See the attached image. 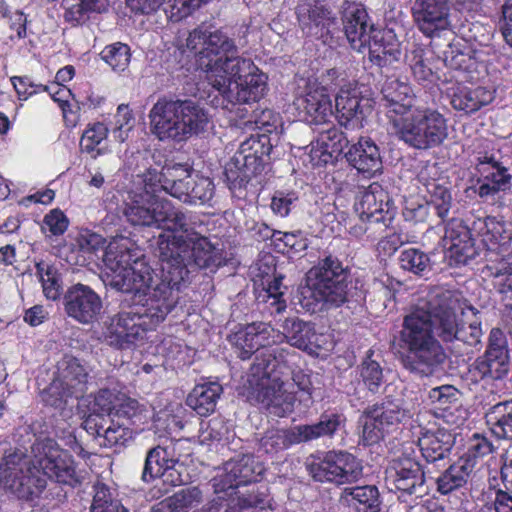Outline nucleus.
<instances>
[{
	"mask_svg": "<svg viewBox=\"0 0 512 512\" xmlns=\"http://www.w3.org/2000/svg\"><path fill=\"white\" fill-rule=\"evenodd\" d=\"M207 2L208 0H167L163 10L171 21L178 22Z\"/></svg>",
	"mask_w": 512,
	"mask_h": 512,
	"instance_id": "55",
	"label": "nucleus"
},
{
	"mask_svg": "<svg viewBox=\"0 0 512 512\" xmlns=\"http://www.w3.org/2000/svg\"><path fill=\"white\" fill-rule=\"evenodd\" d=\"M264 466L252 455H240L230 459L217 470L211 480L215 493L227 492L242 485L257 482Z\"/></svg>",
	"mask_w": 512,
	"mask_h": 512,
	"instance_id": "15",
	"label": "nucleus"
},
{
	"mask_svg": "<svg viewBox=\"0 0 512 512\" xmlns=\"http://www.w3.org/2000/svg\"><path fill=\"white\" fill-rule=\"evenodd\" d=\"M426 54L427 52L423 45L413 43L405 56L414 78L419 82L427 81L432 76V69Z\"/></svg>",
	"mask_w": 512,
	"mask_h": 512,
	"instance_id": "47",
	"label": "nucleus"
},
{
	"mask_svg": "<svg viewBox=\"0 0 512 512\" xmlns=\"http://www.w3.org/2000/svg\"><path fill=\"white\" fill-rule=\"evenodd\" d=\"M283 331L276 329V333L281 336L272 338L273 345L287 342L293 347L301 350H311L316 342L317 335L311 325L298 318H287L283 325Z\"/></svg>",
	"mask_w": 512,
	"mask_h": 512,
	"instance_id": "32",
	"label": "nucleus"
},
{
	"mask_svg": "<svg viewBox=\"0 0 512 512\" xmlns=\"http://www.w3.org/2000/svg\"><path fill=\"white\" fill-rule=\"evenodd\" d=\"M103 431L102 441L99 444L109 448L125 446L133 438V432L129 427L114 420Z\"/></svg>",
	"mask_w": 512,
	"mask_h": 512,
	"instance_id": "52",
	"label": "nucleus"
},
{
	"mask_svg": "<svg viewBox=\"0 0 512 512\" xmlns=\"http://www.w3.org/2000/svg\"><path fill=\"white\" fill-rule=\"evenodd\" d=\"M342 499L357 512H378L380 510L381 501L376 486L345 488Z\"/></svg>",
	"mask_w": 512,
	"mask_h": 512,
	"instance_id": "39",
	"label": "nucleus"
},
{
	"mask_svg": "<svg viewBox=\"0 0 512 512\" xmlns=\"http://www.w3.org/2000/svg\"><path fill=\"white\" fill-rule=\"evenodd\" d=\"M370 59L378 65H387L399 60L401 49L398 40L391 31L380 28L375 30L370 43L366 45Z\"/></svg>",
	"mask_w": 512,
	"mask_h": 512,
	"instance_id": "33",
	"label": "nucleus"
},
{
	"mask_svg": "<svg viewBox=\"0 0 512 512\" xmlns=\"http://www.w3.org/2000/svg\"><path fill=\"white\" fill-rule=\"evenodd\" d=\"M149 129L160 141H186L208 128L210 116L198 103L191 100L160 98L151 107Z\"/></svg>",
	"mask_w": 512,
	"mask_h": 512,
	"instance_id": "7",
	"label": "nucleus"
},
{
	"mask_svg": "<svg viewBox=\"0 0 512 512\" xmlns=\"http://www.w3.org/2000/svg\"><path fill=\"white\" fill-rule=\"evenodd\" d=\"M472 230L480 237L489 250L502 252L512 239V229L502 219L487 216L473 222Z\"/></svg>",
	"mask_w": 512,
	"mask_h": 512,
	"instance_id": "29",
	"label": "nucleus"
},
{
	"mask_svg": "<svg viewBox=\"0 0 512 512\" xmlns=\"http://www.w3.org/2000/svg\"><path fill=\"white\" fill-rule=\"evenodd\" d=\"M131 243L112 242L104 253L106 280L113 288L132 293L137 303L123 309L105 323L104 340L116 348H126L143 339L146 331L160 324L176 305L182 283H173L161 274L156 283L151 267Z\"/></svg>",
	"mask_w": 512,
	"mask_h": 512,
	"instance_id": "1",
	"label": "nucleus"
},
{
	"mask_svg": "<svg viewBox=\"0 0 512 512\" xmlns=\"http://www.w3.org/2000/svg\"><path fill=\"white\" fill-rule=\"evenodd\" d=\"M115 415L130 421L131 424H138L146 418V410L137 400L123 396L118 400Z\"/></svg>",
	"mask_w": 512,
	"mask_h": 512,
	"instance_id": "60",
	"label": "nucleus"
},
{
	"mask_svg": "<svg viewBox=\"0 0 512 512\" xmlns=\"http://www.w3.org/2000/svg\"><path fill=\"white\" fill-rule=\"evenodd\" d=\"M401 267L414 274H422L430 266V258L423 251L416 248H408L401 252Z\"/></svg>",
	"mask_w": 512,
	"mask_h": 512,
	"instance_id": "57",
	"label": "nucleus"
},
{
	"mask_svg": "<svg viewBox=\"0 0 512 512\" xmlns=\"http://www.w3.org/2000/svg\"><path fill=\"white\" fill-rule=\"evenodd\" d=\"M101 59L107 63L112 70L123 72L130 63L131 52L128 45L121 42L107 45L100 53Z\"/></svg>",
	"mask_w": 512,
	"mask_h": 512,
	"instance_id": "49",
	"label": "nucleus"
},
{
	"mask_svg": "<svg viewBox=\"0 0 512 512\" xmlns=\"http://www.w3.org/2000/svg\"><path fill=\"white\" fill-rule=\"evenodd\" d=\"M343 26L351 47L358 52L366 50V45L370 43L375 30L378 29L369 23L365 8L357 3H348L344 8Z\"/></svg>",
	"mask_w": 512,
	"mask_h": 512,
	"instance_id": "24",
	"label": "nucleus"
},
{
	"mask_svg": "<svg viewBox=\"0 0 512 512\" xmlns=\"http://www.w3.org/2000/svg\"><path fill=\"white\" fill-rule=\"evenodd\" d=\"M442 246L445 251V258L449 259L450 264H466L475 253L471 232L458 219H452L447 223L442 238Z\"/></svg>",
	"mask_w": 512,
	"mask_h": 512,
	"instance_id": "26",
	"label": "nucleus"
},
{
	"mask_svg": "<svg viewBox=\"0 0 512 512\" xmlns=\"http://www.w3.org/2000/svg\"><path fill=\"white\" fill-rule=\"evenodd\" d=\"M341 417L338 414H324L319 422L312 425H298L302 442H309L323 436H331L339 428Z\"/></svg>",
	"mask_w": 512,
	"mask_h": 512,
	"instance_id": "46",
	"label": "nucleus"
},
{
	"mask_svg": "<svg viewBox=\"0 0 512 512\" xmlns=\"http://www.w3.org/2000/svg\"><path fill=\"white\" fill-rule=\"evenodd\" d=\"M222 387L217 382L196 385L189 393L186 403L200 416H208L215 411Z\"/></svg>",
	"mask_w": 512,
	"mask_h": 512,
	"instance_id": "36",
	"label": "nucleus"
},
{
	"mask_svg": "<svg viewBox=\"0 0 512 512\" xmlns=\"http://www.w3.org/2000/svg\"><path fill=\"white\" fill-rule=\"evenodd\" d=\"M476 170L482 179H486L499 187L508 189L511 175L508 169L494 152L479 153L476 157Z\"/></svg>",
	"mask_w": 512,
	"mask_h": 512,
	"instance_id": "38",
	"label": "nucleus"
},
{
	"mask_svg": "<svg viewBox=\"0 0 512 512\" xmlns=\"http://www.w3.org/2000/svg\"><path fill=\"white\" fill-rule=\"evenodd\" d=\"M297 16L302 30L309 35L322 36L324 30L329 33L330 28L336 24L331 11L317 2L299 5Z\"/></svg>",
	"mask_w": 512,
	"mask_h": 512,
	"instance_id": "30",
	"label": "nucleus"
},
{
	"mask_svg": "<svg viewBox=\"0 0 512 512\" xmlns=\"http://www.w3.org/2000/svg\"><path fill=\"white\" fill-rule=\"evenodd\" d=\"M157 192L147 183H143V188L128 191L123 214L133 226L172 232L161 233L157 238L156 251L165 279L174 284L183 283L191 268L220 266L222 250L194 229L188 214L170 200L156 195Z\"/></svg>",
	"mask_w": 512,
	"mask_h": 512,
	"instance_id": "2",
	"label": "nucleus"
},
{
	"mask_svg": "<svg viewBox=\"0 0 512 512\" xmlns=\"http://www.w3.org/2000/svg\"><path fill=\"white\" fill-rule=\"evenodd\" d=\"M109 129L101 122L89 124L83 131L80 139V150L82 153L90 155L92 159H97L109 152L106 145Z\"/></svg>",
	"mask_w": 512,
	"mask_h": 512,
	"instance_id": "41",
	"label": "nucleus"
},
{
	"mask_svg": "<svg viewBox=\"0 0 512 512\" xmlns=\"http://www.w3.org/2000/svg\"><path fill=\"white\" fill-rule=\"evenodd\" d=\"M65 12L68 22L78 24L84 21L90 13H102L107 10L108 0H71Z\"/></svg>",
	"mask_w": 512,
	"mask_h": 512,
	"instance_id": "48",
	"label": "nucleus"
},
{
	"mask_svg": "<svg viewBox=\"0 0 512 512\" xmlns=\"http://www.w3.org/2000/svg\"><path fill=\"white\" fill-rule=\"evenodd\" d=\"M47 478L69 486L81 482L72 456L51 438L36 440L27 455L20 448L6 450L0 460V487L22 500L38 498Z\"/></svg>",
	"mask_w": 512,
	"mask_h": 512,
	"instance_id": "5",
	"label": "nucleus"
},
{
	"mask_svg": "<svg viewBox=\"0 0 512 512\" xmlns=\"http://www.w3.org/2000/svg\"><path fill=\"white\" fill-rule=\"evenodd\" d=\"M343 26L351 47L358 52L366 50V45L370 43L375 30L378 29L369 23L365 8L357 3H348L344 8Z\"/></svg>",
	"mask_w": 512,
	"mask_h": 512,
	"instance_id": "25",
	"label": "nucleus"
},
{
	"mask_svg": "<svg viewBox=\"0 0 512 512\" xmlns=\"http://www.w3.org/2000/svg\"><path fill=\"white\" fill-rule=\"evenodd\" d=\"M181 440L169 441L165 445H157L147 451L142 480L150 482L156 478L163 477L164 482L172 486L181 485L184 480L176 469L179 464Z\"/></svg>",
	"mask_w": 512,
	"mask_h": 512,
	"instance_id": "14",
	"label": "nucleus"
},
{
	"mask_svg": "<svg viewBox=\"0 0 512 512\" xmlns=\"http://www.w3.org/2000/svg\"><path fill=\"white\" fill-rule=\"evenodd\" d=\"M459 399L460 392L452 385L437 386L428 392L429 404L443 418H448L447 413L460 405Z\"/></svg>",
	"mask_w": 512,
	"mask_h": 512,
	"instance_id": "44",
	"label": "nucleus"
},
{
	"mask_svg": "<svg viewBox=\"0 0 512 512\" xmlns=\"http://www.w3.org/2000/svg\"><path fill=\"white\" fill-rule=\"evenodd\" d=\"M173 512H187L202 502V492L198 487H188L165 499Z\"/></svg>",
	"mask_w": 512,
	"mask_h": 512,
	"instance_id": "50",
	"label": "nucleus"
},
{
	"mask_svg": "<svg viewBox=\"0 0 512 512\" xmlns=\"http://www.w3.org/2000/svg\"><path fill=\"white\" fill-rule=\"evenodd\" d=\"M69 226V220L60 209H52L43 218L41 231L46 235L59 236L64 234Z\"/></svg>",
	"mask_w": 512,
	"mask_h": 512,
	"instance_id": "62",
	"label": "nucleus"
},
{
	"mask_svg": "<svg viewBox=\"0 0 512 512\" xmlns=\"http://www.w3.org/2000/svg\"><path fill=\"white\" fill-rule=\"evenodd\" d=\"M119 398L109 389L99 390L90 402V411L98 415H109L115 410Z\"/></svg>",
	"mask_w": 512,
	"mask_h": 512,
	"instance_id": "63",
	"label": "nucleus"
},
{
	"mask_svg": "<svg viewBox=\"0 0 512 512\" xmlns=\"http://www.w3.org/2000/svg\"><path fill=\"white\" fill-rule=\"evenodd\" d=\"M94 495L90 512H113L120 504L113 491L106 484L96 482L93 486Z\"/></svg>",
	"mask_w": 512,
	"mask_h": 512,
	"instance_id": "53",
	"label": "nucleus"
},
{
	"mask_svg": "<svg viewBox=\"0 0 512 512\" xmlns=\"http://www.w3.org/2000/svg\"><path fill=\"white\" fill-rule=\"evenodd\" d=\"M410 418V412L403 406L401 399L386 397L381 403L365 409L361 416L362 437L366 445L377 443L404 421Z\"/></svg>",
	"mask_w": 512,
	"mask_h": 512,
	"instance_id": "12",
	"label": "nucleus"
},
{
	"mask_svg": "<svg viewBox=\"0 0 512 512\" xmlns=\"http://www.w3.org/2000/svg\"><path fill=\"white\" fill-rule=\"evenodd\" d=\"M412 446L403 447L401 454H395L386 469V482L390 489L412 494L424 484V473L420 464L412 457Z\"/></svg>",
	"mask_w": 512,
	"mask_h": 512,
	"instance_id": "18",
	"label": "nucleus"
},
{
	"mask_svg": "<svg viewBox=\"0 0 512 512\" xmlns=\"http://www.w3.org/2000/svg\"><path fill=\"white\" fill-rule=\"evenodd\" d=\"M305 306L322 303L326 307H339L347 300L346 271L333 256L320 260L307 273V289L302 292Z\"/></svg>",
	"mask_w": 512,
	"mask_h": 512,
	"instance_id": "10",
	"label": "nucleus"
},
{
	"mask_svg": "<svg viewBox=\"0 0 512 512\" xmlns=\"http://www.w3.org/2000/svg\"><path fill=\"white\" fill-rule=\"evenodd\" d=\"M67 314L80 323L88 324L98 318L102 309L100 296L89 286L76 284L64 296Z\"/></svg>",
	"mask_w": 512,
	"mask_h": 512,
	"instance_id": "22",
	"label": "nucleus"
},
{
	"mask_svg": "<svg viewBox=\"0 0 512 512\" xmlns=\"http://www.w3.org/2000/svg\"><path fill=\"white\" fill-rule=\"evenodd\" d=\"M484 360L489 369V378L502 379L509 371V357L507 349L486 351Z\"/></svg>",
	"mask_w": 512,
	"mask_h": 512,
	"instance_id": "59",
	"label": "nucleus"
},
{
	"mask_svg": "<svg viewBox=\"0 0 512 512\" xmlns=\"http://www.w3.org/2000/svg\"><path fill=\"white\" fill-rule=\"evenodd\" d=\"M360 377L365 387L376 393L384 382L383 369L369 354L360 366Z\"/></svg>",
	"mask_w": 512,
	"mask_h": 512,
	"instance_id": "51",
	"label": "nucleus"
},
{
	"mask_svg": "<svg viewBox=\"0 0 512 512\" xmlns=\"http://www.w3.org/2000/svg\"><path fill=\"white\" fill-rule=\"evenodd\" d=\"M89 374L86 367L75 357L65 355L57 364V374L51 382V391L65 387L74 398L81 397L87 390Z\"/></svg>",
	"mask_w": 512,
	"mask_h": 512,
	"instance_id": "27",
	"label": "nucleus"
},
{
	"mask_svg": "<svg viewBox=\"0 0 512 512\" xmlns=\"http://www.w3.org/2000/svg\"><path fill=\"white\" fill-rule=\"evenodd\" d=\"M279 338L276 329L265 322H253L238 327L228 337L241 359L249 358L259 348L273 345L272 338Z\"/></svg>",
	"mask_w": 512,
	"mask_h": 512,
	"instance_id": "20",
	"label": "nucleus"
},
{
	"mask_svg": "<svg viewBox=\"0 0 512 512\" xmlns=\"http://www.w3.org/2000/svg\"><path fill=\"white\" fill-rule=\"evenodd\" d=\"M316 142L323 145L325 149L339 155L347 144V139L335 126H331L319 132Z\"/></svg>",
	"mask_w": 512,
	"mask_h": 512,
	"instance_id": "64",
	"label": "nucleus"
},
{
	"mask_svg": "<svg viewBox=\"0 0 512 512\" xmlns=\"http://www.w3.org/2000/svg\"><path fill=\"white\" fill-rule=\"evenodd\" d=\"M35 268L45 297L49 300L58 299L61 295L62 285L57 268L44 260L37 262Z\"/></svg>",
	"mask_w": 512,
	"mask_h": 512,
	"instance_id": "45",
	"label": "nucleus"
},
{
	"mask_svg": "<svg viewBox=\"0 0 512 512\" xmlns=\"http://www.w3.org/2000/svg\"><path fill=\"white\" fill-rule=\"evenodd\" d=\"M371 100L363 95L361 87L355 82L341 86L335 96V116L344 127L357 126L371 107Z\"/></svg>",
	"mask_w": 512,
	"mask_h": 512,
	"instance_id": "21",
	"label": "nucleus"
},
{
	"mask_svg": "<svg viewBox=\"0 0 512 512\" xmlns=\"http://www.w3.org/2000/svg\"><path fill=\"white\" fill-rule=\"evenodd\" d=\"M190 176L191 172L187 165L169 162L162 167L161 171L155 168L148 169L141 177L142 183H147L150 188L158 190L160 186L180 181L182 178H190Z\"/></svg>",
	"mask_w": 512,
	"mask_h": 512,
	"instance_id": "43",
	"label": "nucleus"
},
{
	"mask_svg": "<svg viewBox=\"0 0 512 512\" xmlns=\"http://www.w3.org/2000/svg\"><path fill=\"white\" fill-rule=\"evenodd\" d=\"M420 180L425 187L427 201L426 203L408 202L404 212L406 218L415 222H423L427 219L428 208L431 206L437 216L444 220L452 206V196L445 186V181L443 179H426L423 172L420 174Z\"/></svg>",
	"mask_w": 512,
	"mask_h": 512,
	"instance_id": "19",
	"label": "nucleus"
},
{
	"mask_svg": "<svg viewBox=\"0 0 512 512\" xmlns=\"http://www.w3.org/2000/svg\"><path fill=\"white\" fill-rule=\"evenodd\" d=\"M480 4L481 0H414L411 12L417 28L432 38L457 28L462 17Z\"/></svg>",
	"mask_w": 512,
	"mask_h": 512,
	"instance_id": "8",
	"label": "nucleus"
},
{
	"mask_svg": "<svg viewBox=\"0 0 512 512\" xmlns=\"http://www.w3.org/2000/svg\"><path fill=\"white\" fill-rule=\"evenodd\" d=\"M474 467L473 459L460 458L437 478V490L441 494H448L464 487L474 471Z\"/></svg>",
	"mask_w": 512,
	"mask_h": 512,
	"instance_id": "35",
	"label": "nucleus"
},
{
	"mask_svg": "<svg viewBox=\"0 0 512 512\" xmlns=\"http://www.w3.org/2000/svg\"><path fill=\"white\" fill-rule=\"evenodd\" d=\"M289 351L284 348L265 350L256 356L247 379L248 397L270 413L283 417L293 411L294 392L281 376L289 371Z\"/></svg>",
	"mask_w": 512,
	"mask_h": 512,
	"instance_id": "6",
	"label": "nucleus"
},
{
	"mask_svg": "<svg viewBox=\"0 0 512 512\" xmlns=\"http://www.w3.org/2000/svg\"><path fill=\"white\" fill-rule=\"evenodd\" d=\"M382 106L386 110V115L390 124H396L409 113L416 105L414 104V94L410 85L396 78H387L382 89Z\"/></svg>",
	"mask_w": 512,
	"mask_h": 512,
	"instance_id": "23",
	"label": "nucleus"
},
{
	"mask_svg": "<svg viewBox=\"0 0 512 512\" xmlns=\"http://www.w3.org/2000/svg\"><path fill=\"white\" fill-rule=\"evenodd\" d=\"M392 127L400 140L419 150L439 146L448 136L444 115L436 109L422 106H415Z\"/></svg>",
	"mask_w": 512,
	"mask_h": 512,
	"instance_id": "9",
	"label": "nucleus"
},
{
	"mask_svg": "<svg viewBox=\"0 0 512 512\" xmlns=\"http://www.w3.org/2000/svg\"><path fill=\"white\" fill-rule=\"evenodd\" d=\"M417 443L425 460L435 462L449 454L454 444V437L445 428L419 426Z\"/></svg>",
	"mask_w": 512,
	"mask_h": 512,
	"instance_id": "28",
	"label": "nucleus"
},
{
	"mask_svg": "<svg viewBox=\"0 0 512 512\" xmlns=\"http://www.w3.org/2000/svg\"><path fill=\"white\" fill-rule=\"evenodd\" d=\"M463 313L459 293L442 287L431 289L405 316L400 340L407 353L404 367L419 376H429L441 365L445 352L434 334L444 341L462 339L459 314Z\"/></svg>",
	"mask_w": 512,
	"mask_h": 512,
	"instance_id": "3",
	"label": "nucleus"
},
{
	"mask_svg": "<svg viewBox=\"0 0 512 512\" xmlns=\"http://www.w3.org/2000/svg\"><path fill=\"white\" fill-rule=\"evenodd\" d=\"M303 443L298 425L289 429L273 428L260 440V449L267 454H277L292 445Z\"/></svg>",
	"mask_w": 512,
	"mask_h": 512,
	"instance_id": "40",
	"label": "nucleus"
},
{
	"mask_svg": "<svg viewBox=\"0 0 512 512\" xmlns=\"http://www.w3.org/2000/svg\"><path fill=\"white\" fill-rule=\"evenodd\" d=\"M494 94L485 87H457L451 96L454 109L465 113H473L492 102Z\"/></svg>",
	"mask_w": 512,
	"mask_h": 512,
	"instance_id": "37",
	"label": "nucleus"
},
{
	"mask_svg": "<svg viewBox=\"0 0 512 512\" xmlns=\"http://www.w3.org/2000/svg\"><path fill=\"white\" fill-rule=\"evenodd\" d=\"M282 276L263 277L258 288H256V299L259 304L266 305L271 314H280L287 307L284 295L287 287L282 283Z\"/></svg>",
	"mask_w": 512,
	"mask_h": 512,
	"instance_id": "34",
	"label": "nucleus"
},
{
	"mask_svg": "<svg viewBox=\"0 0 512 512\" xmlns=\"http://www.w3.org/2000/svg\"><path fill=\"white\" fill-rule=\"evenodd\" d=\"M306 466L316 481L337 485L356 482L363 475L361 462L351 453L344 451L312 455L308 458Z\"/></svg>",
	"mask_w": 512,
	"mask_h": 512,
	"instance_id": "11",
	"label": "nucleus"
},
{
	"mask_svg": "<svg viewBox=\"0 0 512 512\" xmlns=\"http://www.w3.org/2000/svg\"><path fill=\"white\" fill-rule=\"evenodd\" d=\"M292 105L297 111V117L314 125L328 124L334 115L329 94L312 82L306 83L304 89L295 96Z\"/></svg>",
	"mask_w": 512,
	"mask_h": 512,
	"instance_id": "17",
	"label": "nucleus"
},
{
	"mask_svg": "<svg viewBox=\"0 0 512 512\" xmlns=\"http://www.w3.org/2000/svg\"><path fill=\"white\" fill-rule=\"evenodd\" d=\"M443 62L452 70L466 71L475 65L469 53L461 51L456 45L450 44L443 53Z\"/></svg>",
	"mask_w": 512,
	"mask_h": 512,
	"instance_id": "61",
	"label": "nucleus"
},
{
	"mask_svg": "<svg viewBox=\"0 0 512 512\" xmlns=\"http://www.w3.org/2000/svg\"><path fill=\"white\" fill-rule=\"evenodd\" d=\"M207 2L208 0H167L163 10L171 21L178 22Z\"/></svg>",
	"mask_w": 512,
	"mask_h": 512,
	"instance_id": "54",
	"label": "nucleus"
},
{
	"mask_svg": "<svg viewBox=\"0 0 512 512\" xmlns=\"http://www.w3.org/2000/svg\"><path fill=\"white\" fill-rule=\"evenodd\" d=\"M486 423L499 439H512V401L500 402L486 413Z\"/></svg>",
	"mask_w": 512,
	"mask_h": 512,
	"instance_id": "42",
	"label": "nucleus"
},
{
	"mask_svg": "<svg viewBox=\"0 0 512 512\" xmlns=\"http://www.w3.org/2000/svg\"><path fill=\"white\" fill-rule=\"evenodd\" d=\"M185 48L209 85L221 94L225 109L233 111L265 95L267 76L250 59L238 56L235 42L225 33L196 28L188 34Z\"/></svg>",
	"mask_w": 512,
	"mask_h": 512,
	"instance_id": "4",
	"label": "nucleus"
},
{
	"mask_svg": "<svg viewBox=\"0 0 512 512\" xmlns=\"http://www.w3.org/2000/svg\"><path fill=\"white\" fill-rule=\"evenodd\" d=\"M348 161L360 173L373 176L382 170L378 146L369 138H361L347 153Z\"/></svg>",
	"mask_w": 512,
	"mask_h": 512,
	"instance_id": "31",
	"label": "nucleus"
},
{
	"mask_svg": "<svg viewBox=\"0 0 512 512\" xmlns=\"http://www.w3.org/2000/svg\"><path fill=\"white\" fill-rule=\"evenodd\" d=\"M354 209L362 222L383 223L385 226L391 223L396 213L389 194L377 182L360 188Z\"/></svg>",
	"mask_w": 512,
	"mask_h": 512,
	"instance_id": "16",
	"label": "nucleus"
},
{
	"mask_svg": "<svg viewBox=\"0 0 512 512\" xmlns=\"http://www.w3.org/2000/svg\"><path fill=\"white\" fill-rule=\"evenodd\" d=\"M189 181H191V186H189L187 203L203 204L213 197L214 185L209 178L191 174Z\"/></svg>",
	"mask_w": 512,
	"mask_h": 512,
	"instance_id": "58",
	"label": "nucleus"
},
{
	"mask_svg": "<svg viewBox=\"0 0 512 512\" xmlns=\"http://www.w3.org/2000/svg\"><path fill=\"white\" fill-rule=\"evenodd\" d=\"M271 150L272 146L267 135H251L241 143L239 151L232 161L226 164L227 179L238 184L247 182L257 172L263 157L269 156Z\"/></svg>",
	"mask_w": 512,
	"mask_h": 512,
	"instance_id": "13",
	"label": "nucleus"
},
{
	"mask_svg": "<svg viewBox=\"0 0 512 512\" xmlns=\"http://www.w3.org/2000/svg\"><path fill=\"white\" fill-rule=\"evenodd\" d=\"M487 269L494 278L495 287L501 293L512 291V255L488 266Z\"/></svg>",
	"mask_w": 512,
	"mask_h": 512,
	"instance_id": "56",
	"label": "nucleus"
}]
</instances>
